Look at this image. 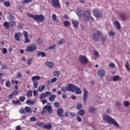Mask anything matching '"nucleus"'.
<instances>
[{
    "mask_svg": "<svg viewBox=\"0 0 130 130\" xmlns=\"http://www.w3.org/2000/svg\"><path fill=\"white\" fill-rule=\"evenodd\" d=\"M27 17H29L31 19H33V20L37 22L38 24L41 23V22H43V21L45 20V17L42 14L33 15L30 13H27Z\"/></svg>",
    "mask_w": 130,
    "mask_h": 130,
    "instance_id": "f257e3e1",
    "label": "nucleus"
},
{
    "mask_svg": "<svg viewBox=\"0 0 130 130\" xmlns=\"http://www.w3.org/2000/svg\"><path fill=\"white\" fill-rule=\"evenodd\" d=\"M103 119L105 121H106V122H107L110 124H113L115 126H116V127H119V124H118V123H117L114 119L110 117L109 115H104Z\"/></svg>",
    "mask_w": 130,
    "mask_h": 130,
    "instance_id": "f03ea898",
    "label": "nucleus"
},
{
    "mask_svg": "<svg viewBox=\"0 0 130 130\" xmlns=\"http://www.w3.org/2000/svg\"><path fill=\"white\" fill-rule=\"evenodd\" d=\"M100 36H102V32L98 30H96L92 34L91 39L92 40L95 42L99 41L100 39Z\"/></svg>",
    "mask_w": 130,
    "mask_h": 130,
    "instance_id": "7ed1b4c3",
    "label": "nucleus"
},
{
    "mask_svg": "<svg viewBox=\"0 0 130 130\" xmlns=\"http://www.w3.org/2000/svg\"><path fill=\"white\" fill-rule=\"evenodd\" d=\"M37 49V45L35 43L32 44V45L28 46L26 49V52H34Z\"/></svg>",
    "mask_w": 130,
    "mask_h": 130,
    "instance_id": "20e7f679",
    "label": "nucleus"
},
{
    "mask_svg": "<svg viewBox=\"0 0 130 130\" xmlns=\"http://www.w3.org/2000/svg\"><path fill=\"white\" fill-rule=\"evenodd\" d=\"M83 16L84 20L86 22H88V21H89L90 16H91V12H90V10L89 9H87L85 11H84L83 12Z\"/></svg>",
    "mask_w": 130,
    "mask_h": 130,
    "instance_id": "39448f33",
    "label": "nucleus"
},
{
    "mask_svg": "<svg viewBox=\"0 0 130 130\" xmlns=\"http://www.w3.org/2000/svg\"><path fill=\"white\" fill-rule=\"evenodd\" d=\"M72 88H71V92H75V94H82V90H81V88L80 87L75 86L73 84H72Z\"/></svg>",
    "mask_w": 130,
    "mask_h": 130,
    "instance_id": "423d86ee",
    "label": "nucleus"
},
{
    "mask_svg": "<svg viewBox=\"0 0 130 130\" xmlns=\"http://www.w3.org/2000/svg\"><path fill=\"white\" fill-rule=\"evenodd\" d=\"M72 87L73 86H72V84H69L66 87H61V91L64 93H66L67 91H68V92H71Z\"/></svg>",
    "mask_w": 130,
    "mask_h": 130,
    "instance_id": "0eeeda50",
    "label": "nucleus"
},
{
    "mask_svg": "<svg viewBox=\"0 0 130 130\" xmlns=\"http://www.w3.org/2000/svg\"><path fill=\"white\" fill-rule=\"evenodd\" d=\"M79 59L82 64H87V63H88V58L84 55H80L79 57Z\"/></svg>",
    "mask_w": 130,
    "mask_h": 130,
    "instance_id": "6e6552de",
    "label": "nucleus"
},
{
    "mask_svg": "<svg viewBox=\"0 0 130 130\" xmlns=\"http://www.w3.org/2000/svg\"><path fill=\"white\" fill-rule=\"evenodd\" d=\"M47 111L49 112V113H52V109H51V106L46 105L44 107L42 112V113H46V112H47Z\"/></svg>",
    "mask_w": 130,
    "mask_h": 130,
    "instance_id": "1a4fd4ad",
    "label": "nucleus"
},
{
    "mask_svg": "<svg viewBox=\"0 0 130 130\" xmlns=\"http://www.w3.org/2000/svg\"><path fill=\"white\" fill-rule=\"evenodd\" d=\"M26 112H28V113H31L32 112V110L31 108L28 106H26L25 108L22 109L20 111V113H26Z\"/></svg>",
    "mask_w": 130,
    "mask_h": 130,
    "instance_id": "9d476101",
    "label": "nucleus"
},
{
    "mask_svg": "<svg viewBox=\"0 0 130 130\" xmlns=\"http://www.w3.org/2000/svg\"><path fill=\"white\" fill-rule=\"evenodd\" d=\"M50 95H51V92L50 91H46L45 93H42L40 96H39V98L41 100H42V99H43V98H46L47 96H50Z\"/></svg>",
    "mask_w": 130,
    "mask_h": 130,
    "instance_id": "9b49d317",
    "label": "nucleus"
},
{
    "mask_svg": "<svg viewBox=\"0 0 130 130\" xmlns=\"http://www.w3.org/2000/svg\"><path fill=\"white\" fill-rule=\"evenodd\" d=\"M92 13H93V14L94 16V17H96V18L102 17V14L101 13H99L98 9L93 10Z\"/></svg>",
    "mask_w": 130,
    "mask_h": 130,
    "instance_id": "f8f14e48",
    "label": "nucleus"
},
{
    "mask_svg": "<svg viewBox=\"0 0 130 130\" xmlns=\"http://www.w3.org/2000/svg\"><path fill=\"white\" fill-rule=\"evenodd\" d=\"M97 74L99 77L103 78L104 76L106 75V72H105V70H104V69H101L97 72Z\"/></svg>",
    "mask_w": 130,
    "mask_h": 130,
    "instance_id": "ddd939ff",
    "label": "nucleus"
},
{
    "mask_svg": "<svg viewBox=\"0 0 130 130\" xmlns=\"http://www.w3.org/2000/svg\"><path fill=\"white\" fill-rule=\"evenodd\" d=\"M23 35L25 38L24 43H29L30 42V39L28 38V32L24 30L23 32Z\"/></svg>",
    "mask_w": 130,
    "mask_h": 130,
    "instance_id": "4468645a",
    "label": "nucleus"
},
{
    "mask_svg": "<svg viewBox=\"0 0 130 130\" xmlns=\"http://www.w3.org/2000/svg\"><path fill=\"white\" fill-rule=\"evenodd\" d=\"M52 6L53 8H60V5L59 4V1L58 0H52Z\"/></svg>",
    "mask_w": 130,
    "mask_h": 130,
    "instance_id": "2eb2a0df",
    "label": "nucleus"
},
{
    "mask_svg": "<svg viewBox=\"0 0 130 130\" xmlns=\"http://www.w3.org/2000/svg\"><path fill=\"white\" fill-rule=\"evenodd\" d=\"M22 33L21 32H15L14 34V38L16 41H20V40H21L20 38L22 37Z\"/></svg>",
    "mask_w": 130,
    "mask_h": 130,
    "instance_id": "dca6fc26",
    "label": "nucleus"
},
{
    "mask_svg": "<svg viewBox=\"0 0 130 130\" xmlns=\"http://www.w3.org/2000/svg\"><path fill=\"white\" fill-rule=\"evenodd\" d=\"M87 99H88V91L87 89H84L83 91V101L84 102L87 101Z\"/></svg>",
    "mask_w": 130,
    "mask_h": 130,
    "instance_id": "f3484780",
    "label": "nucleus"
},
{
    "mask_svg": "<svg viewBox=\"0 0 130 130\" xmlns=\"http://www.w3.org/2000/svg\"><path fill=\"white\" fill-rule=\"evenodd\" d=\"M45 64L50 69H52L53 68V67H54V63L52 61H46L45 62Z\"/></svg>",
    "mask_w": 130,
    "mask_h": 130,
    "instance_id": "a211bd4d",
    "label": "nucleus"
},
{
    "mask_svg": "<svg viewBox=\"0 0 130 130\" xmlns=\"http://www.w3.org/2000/svg\"><path fill=\"white\" fill-rule=\"evenodd\" d=\"M62 113H63V109L62 108H60L57 110V115L59 117H62Z\"/></svg>",
    "mask_w": 130,
    "mask_h": 130,
    "instance_id": "6ab92c4d",
    "label": "nucleus"
},
{
    "mask_svg": "<svg viewBox=\"0 0 130 130\" xmlns=\"http://www.w3.org/2000/svg\"><path fill=\"white\" fill-rule=\"evenodd\" d=\"M48 96H50L49 97V101H50V102H54V101L55 100V98H56V95L54 94H51L50 95H48Z\"/></svg>",
    "mask_w": 130,
    "mask_h": 130,
    "instance_id": "aec40b11",
    "label": "nucleus"
},
{
    "mask_svg": "<svg viewBox=\"0 0 130 130\" xmlns=\"http://www.w3.org/2000/svg\"><path fill=\"white\" fill-rule=\"evenodd\" d=\"M41 78L40 76H32L31 77V80L33 82H36V81H39V80H40Z\"/></svg>",
    "mask_w": 130,
    "mask_h": 130,
    "instance_id": "412c9836",
    "label": "nucleus"
},
{
    "mask_svg": "<svg viewBox=\"0 0 130 130\" xmlns=\"http://www.w3.org/2000/svg\"><path fill=\"white\" fill-rule=\"evenodd\" d=\"M38 56H42V57H44L46 55V53L44 52L39 51L37 54Z\"/></svg>",
    "mask_w": 130,
    "mask_h": 130,
    "instance_id": "4be33fe9",
    "label": "nucleus"
},
{
    "mask_svg": "<svg viewBox=\"0 0 130 130\" xmlns=\"http://www.w3.org/2000/svg\"><path fill=\"white\" fill-rule=\"evenodd\" d=\"M76 13L79 17H81L83 15V11L80 10V9H78L76 11Z\"/></svg>",
    "mask_w": 130,
    "mask_h": 130,
    "instance_id": "5701e85b",
    "label": "nucleus"
},
{
    "mask_svg": "<svg viewBox=\"0 0 130 130\" xmlns=\"http://www.w3.org/2000/svg\"><path fill=\"white\" fill-rule=\"evenodd\" d=\"M88 111L90 113H94V112H95V111H96V109H95V108H94V107H90L88 109Z\"/></svg>",
    "mask_w": 130,
    "mask_h": 130,
    "instance_id": "b1692460",
    "label": "nucleus"
},
{
    "mask_svg": "<svg viewBox=\"0 0 130 130\" xmlns=\"http://www.w3.org/2000/svg\"><path fill=\"white\" fill-rule=\"evenodd\" d=\"M114 25L117 26L118 30H120V23H119V22H118V21H115L114 22Z\"/></svg>",
    "mask_w": 130,
    "mask_h": 130,
    "instance_id": "393cba45",
    "label": "nucleus"
},
{
    "mask_svg": "<svg viewBox=\"0 0 130 130\" xmlns=\"http://www.w3.org/2000/svg\"><path fill=\"white\" fill-rule=\"evenodd\" d=\"M52 127V125L51 124H46L44 125V128H46L47 129H50Z\"/></svg>",
    "mask_w": 130,
    "mask_h": 130,
    "instance_id": "a878e982",
    "label": "nucleus"
},
{
    "mask_svg": "<svg viewBox=\"0 0 130 130\" xmlns=\"http://www.w3.org/2000/svg\"><path fill=\"white\" fill-rule=\"evenodd\" d=\"M72 22L75 27H78V26H79V22L75 19H72Z\"/></svg>",
    "mask_w": 130,
    "mask_h": 130,
    "instance_id": "bb28decb",
    "label": "nucleus"
},
{
    "mask_svg": "<svg viewBox=\"0 0 130 130\" xmlns=\"http://www.w3.org/2000/svg\"><path fill=\"white\" fill-rule=\"evenodd\" d=\"M33 91L32 90H28L26 92L27 97H32V95H33Z\"/></svg>",
    "mask_w": 130,
    "mask_h": 130,
    "instance_id": "cd10ccee",
    "label": "nucleus"
},
{
    "mask_svg": "<svg viewBox=\"0 0 130 130\" xmlns=\"http://www.w3.org/2000/svg\"><path fill=\"white\" fill-rule=\"evenodd\" d=\"M78 114H79V115H80V116H83V115L85 114V110L84 109L80 110L78 112Z\"/></svg>",
    "mask_w": 130,
    "mask_h": 130,
    "instance_id": "c85d7f7f",
    "label": "nucleus"
},
{
    "mask_svg": "<svg viewBox=\"0 0 130 130\" xmlns=\"http://www.w3.org/2000/svg\"><path fill=\"white\" fill-rule=\"evenodd\" d=\"M4 6L6 7L7 8H9V7H11V3L9 1H6L5 2L3 3Z\"/></svg>",
    "mask_w": 130,
    "mask_h": 130,
    "instance_id": "c756f323",
    "label": "nucleus"
},
{
    "mask_svg": "<svg viewBox=\"0 0 130 130\" xmlns=\"http://www.w3.org/2000/svg\"><path fill=\"white\" fill-rule=\"evenodd\" d=\"M118 80H120V77H119V75H116L114 76L113 78V81H114V82H116V81H118Z\"/></svg>",
    "mask_w": 130,
    "mask_h": 130,
    "instance_id": "7c9ffc66",
    "label": "nucleus"
},
{
    "mask_svg": "<svg viewBox=\"0 0 130 130\" xmlns=\"http://www.w3.org/2000/svg\"><path fill=\"white\" fill-rule=\"evenodd\" d=\"M53 75L55 76V77H59L60 72L58 71H55L53 72Z\"/></svg>",
    "mask_w": 130,
    "mask_h": 130,
    "instance_id": "2f4dec72",
    "label": "nucleus"
},
{
    "mask_svg": "<svg viewBox=\"0 0 130 130\" xmlns=\"http://www.w3.org/2000/svg\"><path fill=\"white\" fill-rule=\"evenodd\" d=\"M44 89H45V85H43L42 87H39L38 90L39 92H42Z\"/></svg>",
    "mask_w": 130,
    "mask_h": 130,
    "instance_id": "473e14b6",
    "label": "nucleus"
},
{
    "mask_svg": "<svg viewBox=\"0 0 130 130\" xmlns=\"http://www.w3.org/2000/svg\"><path fill=\"white\" fill-rule=\"evenodd\" d=\"M120 17L121 20H122V21H124V20H125L126 19V15H125L124 14H120Z\"/></svg>",
    "mask_w": 130,
    "mask_h": 130,
    "instance_id": "72a5a7b5",
    "label": "nucleus"
},
{
    "mask_svg": "<svg viewBox=\"0 0 130 130\" xmlns=\"http://www.w3.org/2000/svg\"><path fill=\"white\" fill-rule=\"evenodd\" d=\"M125 68L127 70L128 72H130L129 63H128V60H126Z\"/></svg>",
    "mask_w": 130,
    "mask_h": 130,
    "instance_id": "f704fd0d",
    "label": "nucleus"
},
{
    "mask_svg": "<svg viewBox=\"0 0 130 130\" xmlns=\"http://www.w3.org/2000/svg\"><path fill=\"white\" fill-rule=\"evenodd\" d=\"M3 26L6 29H8L10 27V23H9L8 22L6 21V22H4V24H3Z\"/></svg>",
    "mask_w": 130,
    "mask_h": 130,
    "instance_id": "c9c22d12",
    "label": "nucleus"
},
{
    "mask_svg": "<svg viewBox=\"0 0 130 130\" xmlns=\"http://www.w3.org/2000/svg\"><path fill=\"white\" fill-rule=\"evenodd\" d=\"M64 26H66V27H69L70 25H71V23L68 20H66L63 22Z\"/></svg>",
    "mask_w": 130,
    "mask_h": 130,
    "instance_id": "e433bc0d",
    "label": "nucleus"
},
{
    "mask_svg": "<svg viewBox=\"0 0 130 130\" xmlns=\"http://www.w3.org/2000/svg\"><path fill=\"white\" fill-rule=\"evenodd\" d=\"M64 42H66V41L63 40V39L60 40L58 42V45H62L63 44Z\"/></svg>",
    "mask_w": 130,
    "mask_h": 130,
    "instance_id": "4c0bfd02",
    "label": "nucleus"
},
{
    "mask_svg": "<svg viewBox=\"0 0 130 130\" xmlns=\"http://www.w3.org/2000/svg\"><path fill=\"white\" fill-rule=\"evenodd\" d=\"M52 19L53 21H54V22L57 21V17L56 16V15L53 14L52 15Z\"/></svg>",
    "mask_w": 130,
    "mask_h": 130,
    "instance_id": "58836bf2",
    "label": "nucleus"
},
{
    "mask_svg": "<svg viewBox=\"0 0 130 130\" xmlns=\"http://www.w3.org/2000/svg\"><path fill=\"white\" fill-rule=\"evenodd\" d=\"M13 104H14V105H20L21 103L20 102V101L17 100L16 101H15L14 100H13Z\"/></svg>",
    "mask_w": 130,
    "mask_h": 130,
    "instance_id": "ea45409f",
    "label": "nucleus"
},
{
    "mask_svg": "<svg viewBox=\"0 0 130 130\" xmlns=\"http://www.w3.org/2000/svg\"><path fill=\"white\" fill-rule=\"evenodd\" d=\"M55 47H56V45L53 44L51 46H50L48 49H55Z\"/></svg>",
    "mask_w": 130,
    "mask_h": 130,
    "instance_id": "a19ab883",
    "label": "nucleus"
},
{
    "mask_svg": "<svg viewBox=\"0 0 130 130\" xmlns=\"http://www.w3.org/2000/svg\"><path fill=\"white\" fill-rule=\"evenodd\" d=\"M11 27H13V26H15L16 25V21H11L9 23Z\"/></svg>",
    "mask_w": 130,
    "mask_h": 130,
    "instance_id": "79ce46f5",
    "label": "nucleus"
},
{
    "mask_svg": "<svg viewBox=\"0 0 130 130\" xmlns=\"http://www.w3.org/2000/svg\"><path fill=\"white\" fill-rule=\"evenodd\" d=\"M82 107H83V105H82V104H78L76 108L78 110H80Z\"/></svg>",
    "mask_w": 130,
    "mask_h": 130,
    "instance_id": "37998d69",
    "label": "nucleus"
},
{
    "mask_svg": "<svg viewBox=\"0 0 130 130\" xmlns=\"http://www.w3.org/2000/svg\"><path fill=\"white\" fill-rule=\"evenodd\" d=\"M25 99H26L25 96H19V101H20V102H24Z\"/></svg>",
    "mask_w": 130,
    "mask_h": 130,
    "instance_id": "c03bdc74",
    "label": "nucleus"
},
{
    "mask_svg": "<svg viewBox=\"0 0 130 130\" xmlns=\"http://www.w3.org/2000/svg\"><path fill=\"white\" fill-rule=\"evenodd\" d=\"M27 63L28 66H30L31 63H32V58H30L27 60Z\"/></svg>",
    "mask_w": 130,
    "mask_h": 130,
    "instance_id": "a18cd8bd",
    "label": "nucleus"
},
{
    "mask_svg": "<svg viewBox=\"0 0 130 130\" xmlns=\"http://www.w3.org/2000/svg\"><path fill=\"white\" fill-rule=\"evenodd\" d=\"M18 94H19V91L16 90H13V92L12 93V94H13V96H17V95H18Z\"/></svg>",
    "mask_w": 130,
    "mask_h": 130,
    "instance_id": "49530a36",
    "label": "nucleus"
},
{
    "mask_svg": "<svg viewBox=\"0 0 130 130\" xmlns=\"http://www.w3.org/2000/svg\"><path fill=\"white\" fill-rule=\"evenodd\" d=\"M124 105L125 107H128L129 106V102H128V101L124 102Z\"/></svg>",
    "mask_w": 130,
    "mask_h": 130,
    "instance_id": "de8ad7c7",
    "label": "nucleus"
},
{
    "mask_svg": "<svg viewBox=\"0 0 130 130\" xmlns=\"http://www.w3.org/2000/svg\"><path fill=\"white\" fill-rule=\"evenodd\" d=\"M57 81V78L54 77L51 79V83H55L56 81Z\"/></svg>",
    "mask_w": 130,
    "mask_h": 130,
    "instance_id": "09e8293b",
    "label": "nucleus"
},
{
    "mask_svg": "<svg viewBox=\"0 0 130 130\" xmlns=\"http://www.w3.org/2000/svg\"><path fill=\"white\" fill-rule=\"evenodd\" d=\"M54 106L56 108H59V103L58 102H55Z\"/></svg>",
    "mask_w": 130,
    "mask_h": 130,
    "instance_id": "8fccbe9b",
    "label": "nucleus"
},
{
    "mask_svg": "<svg viewBox=\"0 0 130 130\" xmlns=\"http://www.w3.org/2000/svg\"><path fill=\"white\" fill-rule=\"evenodd\" d=\"M29 120L30 121H36V120H37V119L35 117H31L29 119Z\"/></svg>",
    "mask_w": 130,
    "mask_h": 130,
    "instance_id": "3c124183",
    "label": "nucleus"
},
{
    "mask_svg": "<svg viewBox=\"0 0 130 130\" xmlns=\"http://www.w3.org/2000/svg\"><path fill=\"white\" fill-rule=\"evenodd\" d=\"M6 87H8V88H9V87H11V82L10 81H6Z\"/></svg>",
    "mask_w": 130,
    "mask_h": 130,
    "instance_id": "603ef678",
    "label": "nucleus"
},
{
    "mask_svg": "<svg viewBox=\"0 0 130 130\" xmlns=\"http://www.w3.org/2000/svg\"><path fill=\"white\" fill-rule=\"evenodd\" d=\"M33 0H23V3L24 4H29V3H31Z\"/></svg>",
    "mask_w": 130,
    "mask_h": 130,
    "instance_id": "864d4df0",
    "label": "nucleus"
},
{
    "mask_svg": "<svg viewBox=\"0 0 130 130\" xmlns=\"http://www.w3.org/2000/svg\"><path fill=\"white\" fill-rule=\"evenodd\" d=\"M93 55H94V56H95L96 57H98V56H99V53H98L97 51H95L93 52Z\"/></svg>",
    "mask_w": 130,
    "mask_h": 130,
    "instance_id": "5fc2aeb1",
    "label": "nucleus"
},
{
    "mask_svg": "<svg viewBox=\"0 0 130 130\" xmlns=\"http://www.w3.org/2000/svg\"><path fill=\"white\" fill-rule=\"evenodd\" d=\"M26 103L27 104H31V105H33L34 104V102L33 101H31V100H29L26 101Z\"/></svg>",
    "mask_w": 130,
    "mask_h": 130,
    "instance_id": "6e6d98bb",
    "label": "nucleus"
},
{
    "mask_svg": "<svg viewBox=\"0 0 130 130\" xmlns=\"http://www.w3.org/2000/svg\"><path fill=\"white\" fill-rule=\"evenodd\" d=\"M76 119L79 122H81V121H82V118H81V117H80L79 115L77 116Z\"/></svg>",
    "mask_w": 130,
    "mask_h": 130,
    "instance_id": "4d7b16f0",
    "label": "nucleus"
},
{
    "mask_svg": "<svg viewBox=\"0 0 130 130\" xmlns=\"http://www.w3.org/2000/svg\"><path fill=\"white\" fill-rule=\"evenodd\" d=\"M7 52H8V50L7 49V48H3L2 53H3V54H6Z\"/></svg>",
    "mask_w": 130,
    "mask_h": 130,
    "instance_id": "13d9d810",
    "label": "nucleus"
},
{
    "mask_svg": "<svg viewBox=\"0 0 130 130\" xmlns=\"http://www.w3.org/2000/svg\"><path fill=\"white\" fill-rule=\"evenodd\" d=\"M38 87V82H34V88H36Z\"/></svg>",
    "mask_w": 130,
    "mask_h": 130,
    "instance_id": "bf43d9fd",
    "label": "nucleus"
},
{
    "mask_svg": "<svg viewBox=\"0 0 130 130\" xmlns=\"http://www.w3.org/2000/svg\"><path fill=\"white\" fill-rule=\"evenodd\" d=\"M110 36H114L115 35V33L113 31H110L109 34Z\"/></svg>",
    "mask_w": 130,
    "mask_h": 130,
    "instance_id": "052dcab7",
    "label": "nucleus"
},
{
    "mask_svg": "<svg viewBox=\"0 0 130 130\" xmlns=\"http://www.w3.org/2000/svg\"><path fill=\"white\" fill-rule=\"evenodd\" d=\"M69 116V113L68 112H66L64 115H62V117H68Z\"/></svg>",
    "mask_w": 130,
    "mask_h": 130,
    "instance_id": "680f3d73",
    "label": "nucleus"
},
{
    "mask_svg": "<svg viewBox=\"0 0 130 130\" xmlns=\"http://www.w3.org/2000/svg\"><path fill=\"white\" fill-rule=\"evenodd\" d=\"M70 115H71V116H72V117H76V115H77V114H76V113H74V112H71V113H70Z\"/></svg>",
    "mask_w": 130,
    "mask_h": 130,
    "instance_id": "e2e57ef3",
    "label": "nucleus"
},
{
    "mask_svg": "<svg viewBox=\"0 0 130 130\" xmlns=\"http://www.w3.org/2000/svg\"><path fill=\"white\" fill-rule=\"evenodd\" d=\"M7 68L8 67L7 66V65H5V64H2V70L7 69Z\"/></svg>",
    "mask_w": 130,
    "mask_h": 130,
    "instance_id": "0e129e2a",
    "label": "nucleus"
},
{
    "mask_svg": "<svg viewBox=\"0 0 130 130\" xmlns=\"http://www.w3.org/2000/svg\"><path fill=\"white\" fill-rule=\"evenodd\" d=\"M109 66L110 68H115V64L114 63H111L109 64Z\"/></svg>",
    "mask_w": 130,
    "mask_h": 130,
    "instance_id": "69168bd1",
    "label": "nucleus"
},
{
    "mask_svg": "<svg viewBox=\"0 0 130 130\" xmlns=\"http://www.w3.org/2000/svg\"><path fill=\"white\" fill-rule=\"evenodd\" d=\"M8 99H13L14 95L13 93H11L8 95Z\"/></svg>",
    "mask_w": 130,
    "mask_h": 130,
    "instance_id": "338daca9",
    "label": "nucleus"
},
{
    "mask_svg": "<svg viewBox=\"0 0 130 130\" xmlns=\"http://www.w3.org/2000/svg\"><path fill=\"white\" fill-rule=\"evenodd\" d=\"M17 28H18V29H23V24L19 23Z\"/></svg>",
    "mask_w": 130,
    "mask_h": 130,
    "instance_id": "774afa93",
    "label": "nucleus"
}]
</instances>
